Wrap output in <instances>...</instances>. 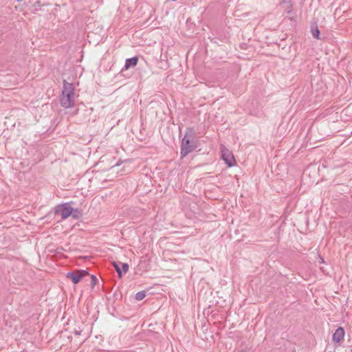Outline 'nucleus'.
<instances>
[{
    "label": "nucleus",
    "mask_w": 352,
    "mask_h": 352,
    "mask_svg": "<svg viewBox=\"0 0 352 352\" xmlns=\"http://www.w3.org/2000/svg\"><path fill=\"white\" fill-rule=\"evenodd\" d=\"M221 158L228 165V167H232L235 164V160L232 153L225 147L221 148Z\"/></svg>",
    "instance_id": "5"
},
{
    "label": "nucleus",
    "mask_w": 352,
    "mask_h": 352,
    "mask_svg": "<svg viewBox=\"0 0 352 352\" xmlns=\"http://www.w3.org/2000/svg\"><path fill=\"white\" fill-rule=\"evenodd\" d=\"M138 62V58L137 56L127 58L125 60L124 68L126 69H128L131 67H133L137 65Z\"/></svg>",
    "instance_id": "8"
},
{
    "label": "nucleus",
    "mask_w": 352,
    "mask_h": 352,
    "mask_svg": "<svg viewBox=\"0 0 352 352\" xmlns=\"http://www.w3.org/2000/svg\"><path fill=\"white\" fill-rule=\"evenodd\" d=\"M292 0H280V5L285 4L287 3H289Z\"/></svg>",
    "instance_id": "15"
},
{
    "label": "nucleus",
    "mask_w": 352,
    "mask_h": 352,
    "mask_svg": "<svg viewBox=\"0 0 352 352\" xmlns=\"http://www.w3.org/2000/svg\"><path fill=\"white\" fill-rule=\"evenodd\" d=\"M240 352H245V351H240Z\"/></svg>",
    "instance_id": "17"
},
{
    "label": "nucleus",
    "mask_w": 352,
    "mask_h": 352,
    "mask_svg": "<svg viewBox=\"0 0 352 352\" xmlns=\"http://www.w3.org/2000/svg\"><path fill=\"white\" fill-rule=\"evenodd\" d=\"M351 352H352V349H351Z\"/></svg>",
    "instance_id": "18"
},
{
    "label": "nucleus",
    "mask_w": 352,
    "mask_h": 352,
    "mask_svg": "<svg viewBox=\"0 0 352 352\" xmlns=\"http://www.w3.org/2000/svg\"><path fill=\"white\" fill-rule=\"evenodd\" d=\"M80 332H81L80 331H75V334L78 336L80 334Z\"/></svg>",
    "instance_id": "16"
},
{
    "label": "nucleus",
    "mask_w": 352,
    "mask_h": 352,
    "mask_svg": "<svg viewBox=\"0 0 352 352\" xmlns=\"http://www.w3.org/2000/svg\"><path fill=\"white\" fill-rule=\"evenodd\" d=\"M344 334V329L342 327H338L333 335V340L335 342H340L343 339Z\"/></svg>",
    "instance_id": "7"
},
{
    "label": "nucleus",
    "mask_w": 352,
    "mask_h": 352,
    "mask_svg": "<svg viewBox=\"0 0 352 352\" xmlns=\"http://www.w3.org/2000/svg\"><path fill=\"white\" fill-rule=\"evenodd\" d=\"M74 84L63 80V90L60 96V104L63 107L69 109L74 106Z\"/></svg>",
    "instance_id": "1"
},
{
    "label": "nucleus",
    "mask_w": 352,
    "mask_h": 352,
    "mask_svg": "<svg viewBox=\"0 0 352 352\" xmlns=\"http://www.w3.org/2000/svg\"><path fill=\"white\" fill-rule=\"evenodd\" d=\"M73 218L78 219L81 216L80 211L77 208H74V212L71 214Z\"/></svg>",
    "instance_id": "13"
},
{
    "label": "nucleus",
    "mask_w": 352,
    "mask_h": 352,
    "mask_svg": "<svg viewBox=\"0 0 352 352\" xmlns=\"http://www.w3.org/2000/svg\"><path fill=\"white\" fill-rule=\"evenodd\" d=\"M197 147L196 141L186 138H182L181 142V156L184 157L189 153L195 150Z\"/></svg>",
    "instance_id": "2"
},
{
    "label": "nucleus",
    "mask_w": 352,
    "mask_h": 352,
    "mask_svg": "<svg viewBox=\"0 0 352 352\" xmlns=\"http://www.w3.org/2000/svg\"><path fill=\"white\" fill-rule=\"evenodd\" d=\"M74 212V208L69 203H64L58 205L54 209L55 214H60L63 219H66Z\"/></svg>",
    "instance_id": "3"
},
{
    "label": "nucleus",
    "mask_w": 352,
    "mask_h": 352,
    "mask_svg": "<svg viewBox=\"0 0 352 352\" xmlns=\"http://www.w3.org/2000/svg\"><path fill=\"white\" fill-rule=\"evenodd\" d=\"M91 278L92 285H95L97 281L96 277L94 275H91Z\"/></svg>",
    "instance_id": "14"
},
{
    "label": "nucleus",
    "mask_w": 352,
    "mask_h": 352,
    "mask_svg": "<svg viewBox=\"0 0 352 352\" xmlns=\"http://www.w3.org/2000/svg\"><path fill=\"white\" fill-rule=\"evenodd\" d=\"M196 133L193 128L188 127L186 129L184 137L183 138L195 140Z\"/></svg>",
    "instance_id": "9"
},
{
    "label": "nucleus",
    "mask_w": 352,
    "mask_h": 352,
    "mask_svg": "<svg viewBox=\"0 0 352 352\" xmlns=\"http://www.w3.org/2000/svg\"><path fill=\"white\" fill-rule=\"evenodd\" d=\"M146 296V292L145 291H141L138 292L135 294V299L137 300H143Z\"/></svg>",
    "instance_id": "12"
},
{
    "label": "nucleus",
    "mask_w": 352,
    "mask_h": 352,
    "mask_svg": "<svg viewBox=\"0 0 352 352\" xmlns=\"http://www.w3.org/2000/svg\"><path fill=\"white\" fill-rule=\"evenodd\" d=\"M89 275L87 270H79L76 272H70L67 274V278L72 280L74 284L78 283L84 277Z\"/></svg>",
    "instance_id": "4"
},
{
    "label": "nucleus",
    "mask_w": 352,
    "mask_h": 352,
    "mask_svg": "<svg viewBox=\"0 0 352 352\" xmlns=\"http://www.w3.org/2000/svg\"><path fill=\"white\" fill-rule=\"evenodd\" d=\"M281 6L283 8L284 11L287 14H290L293 10L292 1L285 4H283L281 5Z\"/></svg>",
    "instance_id": "11"
},
{
    "label": "nucleus",
    "mask_w": 352,
    "mask_h": 352,
    "mask_svg": "<svg viewBox=\"0 0 352 352\" xmlns=\"http://www.w3.org/2000/svg\"><path fill=\"white\" fill-rule=\"evenodd\" d=\"M113 266L119 277L122 276V273H126L129 271V265L126 263H113Z\"/></svg>",
    "instance_id": "6"
},
{
    "label": "nucleus",
    "mask_w": 352,
    "mask_h": 352,
    "mask_svg": "<svg viewBox=\"0 0 352 352\" xmlns=\"http://www.w3.org/2000/svg\"><path fill=\"white\" fill-rule=\"evenodd\" d=\"M311 32L314 38L320 39V30H318L316 24L311 25Z\"/></svg>",
    "instance_id": "10"
}]
</instances>
